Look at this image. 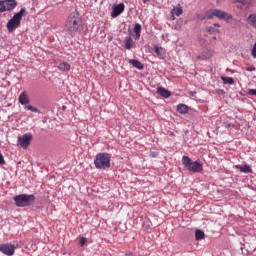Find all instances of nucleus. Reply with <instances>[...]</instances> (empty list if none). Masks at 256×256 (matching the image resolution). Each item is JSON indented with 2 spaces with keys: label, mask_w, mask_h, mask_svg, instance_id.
<instances>
[{
  "label": "nucleus",
  "mask_w": 256,
  "mask_h": 256,
  "mask_svg": "<svg viewBox=\"0 0 256 256\" xmlns=\"http://www.w3.org/2000/svg\"><path fill=\"white\" fill-rule=\"evenodd\" d=\"M65 29L70 35H75L83 29V19L79 11L71 12L66 20Z\"/></svg>",
  "instance_id": "f257e3e1"
},
{
  "label": "nucleus",
  "mask_w": 256,
  "mask_h": 256,
  "mask_svg": "<svg viewBox=\"0 0 256 256\" xmlns=\"http://www.w3.org/2000/svg\"><path fill=\"white\" fill-rule=\"evenodd\" d=\"M27 13V10L25 8H21L19 12L13 15V17L7 22L6 27L9 31V33H13L15 29L21 25V20L23 19V15Z\"/></svg>",
  "instance_id": "f03ea898"
},
{
  "label": "nucleus",
  "mask_w": 256,
  "mask_h": 256,
  "mask_svg": "<svg viewBox=\"0 0 256 256\" xmlns=\"http://www.w3.org/2000/svg\"><path fill=\"white\" fill-rule=\"evenodd\" d=\"M96 169H109L111 167V154L99 153L94 159Z\"/></svg>",
  "instance_id": "7ed1b4c3"
},
{
  "label": "nucleus",
  "mask_w": 256,
  "mask_h": 256,
  "mask_svg": "<svg viewBox=\"0 0 256 256\" xmlns=\"http://www.w3.org/2000/svg\"><path fill=\"white\" fill-rule=\"evenodd\" d=\"M16 207H31L35 203V195L33 194H20L13 198Z\"/></svg>",
  "instance_id": "20e7f679"
},
{
  "label": "nucleus",
  "mask_w": 256,
  "mask_h": 256,
  "mask_svg": "<svg viewBox=\"0 0 256 256\" xmlns=\"http://www.w3.org/2000/svg\"><path fill=\"white\" fill-rule=\"evenodd\" d=\"M182 165H184V167H186V169L192 173H200V171H203V164L199 161L193 162L189 156L182 157Z\"/></svg>",
  "instance_id": "39448f33"
},
{
  "label": "nucleus",
  "mask_w": 256,
  "mask_h": 256,
  "mask_svg": "<svg viewBox=\"0 0 256 256\" xmlns=\"http://www.w3.org/2000/svg\"><path fill=\"white\" fill-rule=\"evenodd\" d=\"M213 16L218 17V19H223L224 21H229V19H231V14L217 9L207 12L205 19H212Z\"/></svg>",
  "instance_id": "423d86ee"
},
{
  "label": "nucleus",
  "mask_w": 256,
  "mask_h": 256,
  "mask_svg": "<svg viewBox=\"0 0 256 256\" xmlns=\"http://www.w3.org/2000/svg\"><path fill=\"white\" fill-rule=\"evenodd\" d=\"M31 141H33V135H31V133H26L18 137L17 145L22 147V149H27V147L31 145Z\"/></svg>",
  "instance_id": "0eeeda50"
},
{
  "label": "nucleus",
  "mask_w": 256,
  "mask_h": 256,
  "mask_svg": "<svg viewBox=\"0 0 256 256\" xmlns=\"http://www.w3.org/2000/svg\"><path fill=\"white\" fill-rule=\"evenodd\" d=\"M17 7L16 0H0V13L5 11H13Z\"/></svg>",
  "instance_id": "6e6552de"
},
{
  "label": "nucleus",
  "mask_w": 256,
  "mask_h": 256,
  "mask_svg": "<svg viewBox=\"0 0 256 256\" xmlns=\"http://www.w3.org/2000/svg\"><path fill=\"white\" fill-rule=\"evenodd\" d=\"M0 252L3 253V255L13 256L15 255V245L11 243L0 244Z\"/></svg>",
  "instance_id": "1a4fd4ad"
},
{
  "label": "nucleus",
  "mask_w": 256,
  "mask_h": 256,
  "mask_svg": "<svg viewBox=\"0 0 256 256\" xmlns=\"http://www.w3.org/2000/svg\"><path fill=\"white\" fill-rule=\"evenodd\" d=\"M123 11H125V4L120 3L113 7L111 17H119Z\"/></svg>",
  "instance_id": "9d476101"
},
{
  "label": "nucleus",
  "mask_w": 256,
  "mask_h": 256,
  "mask_svg": "<svg viewBox=\"0 0 256 256\" xmlns=\"http://www.w3.org/2000/svg\"><path fill=\"white\" fill-rule=\"evenodd\" d=\"M18 101L21 105H29V95H27V92H22L18 97Z\"/></svg>",
  "instance_id": "9b49d317"
},
{
  "label": "nucleus",
  "mask_w": 256,
  "mask_h": 256,
  "mask_svg": "<svg viewBox=\"0 0 256 256\" xmlns=\"http://www.w3.org/2000/svg\"><path fill=\"white\" fill-rule=\"evenodd\" d=\"M158 95H161V97H164V99H169L171 97V92L163 87L157 88Z\"/></svg>",
  "instance_id": "f8f14e48"
},
{
  "label": "nucleus",
  "mask_w": 256,
  "mask_h": 256,
  "mask_svg": "<svg viewBox=\"0 0 256 256\" xmlns=\"http://www.w3.org/2000/svg\"><path fill=\"white\" fill-rule=\"evenodd\" d=\"M171 15H176V17H181V15H183V7H181V4L173 7Z\"/></svg>",
  "instance_id": "ddd939ff"
},
{
  "label": "nucleus",
  "mask_w": 256,
  "mask_h": 256,
  "mask_svg": "<svg viewBox=\"0 0 256 256\" xmlns=\"http://www.w3.org/2000/svg\"><path fill=\"white\" fill-rule=\"evenodd\" d=\"M210 57H213V51H211V50L201 52V53L197 56L198 59H202L203 61H205V60H207V59H210Z\"/></svg>",
  "instance_id": "4468645a"
},
{
  "label": "nucleus",
  "mask_w": 256,
  "mask_h": 256,
  "mask_svg": "<svg viewBox=\"0 0 256 256\" xmlns=\"http://www.w3.org/2000/svg\"><path fill=\"white\" fill-rule=\"evenodd\" d=\"M125 49L131 50L133 47H135V41H133V38L131 36H128L125 38Z\"/></svg>",
  "instance_id": "2eb2a0df"
},
{
  "label": "nucleus",
  "mask_w": 256,
  "mask_h": 256,
  "mask_svg": "<svg viewBox=\"0 0 256 256\" xmlns=\"http://www.w3.org/2000/svg\"><path fill=\"white\" fill-rule=\"evenodd\" d=\"M58 69L59 71H62V72L69 71L71 69V64L65 61L60 62V64L58 65Z\"/></svg>",
  "instance_id": "dca6fc26"
},
{
  "label": "nucleus",
  "mask_w": 256,
  "mask_h": 256,
  "mask_svg": "<svg viewBox=\"0 0 256 256\" xmlns=\"http://www.w3.org/2000/svg\"><path fill=\"white\" fill-rule=\"evenodd\" d=\"M153 51H154V53H156V55H158V57H163L167 53L165 51V48L159 47V46H154Z\"/></svg>",
  "instance_id": "f3484780"
},
{
  "label": "nucleus",
  "mask_w": 256,
  "mask_h": 256,
  "mask_svg": "<svg viewBox=\"0 0 256 256\" xmlns=\"http://www.w3.org/2000/svg\"><path fill=\"white\" fill-rule=\"evenodd\" d=\"M236 169H239L242 173H252L251 166L249 165H236Z\"/></svg>",
  "instance_id": "a211bd4d"
},
{
  "label": "nucleus",
  "mask_w": 256,
  "mask_h": 256,
  "mask_svg": "<svg viewBox=\"0 0 256 256\" xmlns=\"http://www.w3.org/2000/svg\"><path fill=\"white\" fill-rule=\"evenodd\" d=\"M130 65H133L136 69H139L140 71L143 69V63L139 60L130 59L129 60Z\"/></svg>",
  "instance_id": "6ab92c4d"
},
{
  "label": "nucleus",
  "mask_w": 256,
  "mask_h": 256,
  "mask_svg": "<svg viewBox=\"0 0 256 256\" xmlns=\"http://www.w3.org/2000/svg\"><path fill=\"white\" fill-rule=\"evenodd\" d=\"M177 111L178 113L185 115V113H189V107L185 104H178Z\"/></svg>",
  "instance_id": "aec40b11"
},
{
  "label": "nucleus",
  "mask_w": 256,
  "mask_h": 256,
  "mask_svg": "<svg viewBox=\"0 0 256 256\" xmlns=\"http://www.w3.org/2000/svg\"><path fill=\"white\" fill-rule=\"evenodd\" d=\"M141 29H142L141 24L136 23L134 25V33H135L136 41H137V39H140V37H141Z\"/></svg>",
  "instance_id": "412c9836"
},
{
  "label": "nucleus",
  "mask_w": 256,
  "mask_h": 256,
  "mask_svg": "<svg viewBox=\"0 0 256 256\" xmlns=\"http://www.w3.org/2000/svg\"><path fill=\"white\" fill-rule=\"evenodd\" d=\"M221 80L223 81L224 85H233V83H235V80L233 79V77L222 76Z\"/></svg>",
  "instance_id": "4be33fe9"
},
{
  "label": "nucleus",
  "mask_w": 256,
  "mask_h": 256,
  "mask_svg": "<svg viewBox=\"0 0 256 256\" xmlns=\"http://www.w3.org/2000/svg\"><path fill=\"white\" fill-rule=\"evenodd\" d=\"M205 238V232H203L202 230H196L195 231V239L196 241H201V239Z\"/></svg>",
  "instance_id": "5701e85b"
},
{
  "label": "nucleus",
  "mask_w": 256,
  "mask_h": 256,
  "mask_svg": "<svg viewBox=\"0 0 256 256\" xmlns=\"http://www.w3.org/2000/svg\"><path fill=\"white\" fill-rule=\"evenodd\" d=\"M25 109H27L28 111H32V113H41L39 109H37L36 107H33L32 105L25 106Z\"/></svg>",
  "instance_id": "b1692460"
},
{
  "label": "nucleus",
  "mask_w": 256,
  "mask_h": 256,
  "mask_svg": "<svg viewBox=\"0 0 256 256\" xmlns=\"http://www.w3.org/2000/svg\"><path fill=\"white\" fill-rule=\"evenodd\" d=\"M207 31H209L211 33V35H215V33H219V30L212 26L207 27Z\"/></svg>",
  "instance_id": "393cba45"
},
{
  "label": "nucleus",
  "mask_w": 256,
  "mask_h": 256,
  "mask_svg": "<svg viewBox=\"0 0 256 256\" xmlns=\"http://www.w3.org/2000/svg\"><path fill=\"white\" fill-rule=\"evenodd\" d=\"M251 55H252L253 59H256V42L253 45Z\"/></svg>",
  "instance_id": "a878e982"
},
{
  "label": "nucleus",
  "mask_w": 256,
  "mask_h": 256,
  "mask_svg": "<svg viewBox=\"0 0 256 256\" xmlns=\"http://www.w3.org/2000/svg\"><path fill=\"white\" fill-rule=\"evenodd\" d=\"M86 243H87V238L81 237V238H80L79 245H80L81 247H83Z\"/></svg>",
  "instance_id": "bb28decb"
},
{
  "label": "nucleus",
  "mask_w": 256,
  "mask_h": 256,
  "mask_svg": "<svg viewBox=\"0 0 256 256\" xmlns=\"http://www.w3.org/2000/svg\"><path fill=\"white\" fill-rule=\"evenodd\" d=\"M0 165H5V158L3 157V154L0 152Z\"/></svg>",
  "instance_id": "cd10ccee"
},
{
  "label": "nucleus",
  "mask_w": 256,
  "mask_h": 256,
  "mask_svg": "<svg viewBox=\"0 0 256 256\" xmlns=\"http://www.w3.org/2000/svg\"><path fill=\"white\" fill-rule=\"evenodd\" d=\"M248 95H254V96H256V89H250V90H248Z\"/></svg>",
  "instance_id": "c85d7f7f"
},
{
  "label": "nucleus",
  "mask_w": 256,
  "mask_h": 256,
  "mask_svg": "<svg viewBox=\"0 0 256 256\" xmlns=\"http://www.w3.org/2000/svg\"><path fill=\"white\" fill-rule=\"evenodd\" d=\"M247 71H255V66L246 67Z\"/></svg>",
  "instance_id": "c756f323"
},
{
  "label": "nucleus",
  "mask_w": 256,
  "mask_h": 256,
  "mask_svg": "<svg viewBox=\"0 0 256 256\" xmlns=\"http://www.w3.org/2000/svg\"><path fill=\"white\" fill-rule=\"evenodd\" d=\"M174 29H175L176 31H180L181 26H180V25H175V26H174Z\"/></svg>",
  "instance_id": "7c9ffc66"
},
{
  "label": "nucleus",
  "mask_w": 256,
  "mask_h": 256,
  "mask_svg": "<svg viewBox=\"0 0 256 256\" xmlns=\"http://www.w3.org/2000/svg\"><path fill=\"white\" fill-rule=\"evenodd\" d=\"M175 15L176 14H171V16H170L171 21H175Z\"/></svg>",
  "instance_id": "2f4dec72"
},
{
  "label": "nucleus",
  "mask_w": 256,
  "mask_h": 256,
  "mask_svg": "<svg viewBox=\"0 0 256 256\" xmlns=\"http://www.w3.org/2000/svg\"><path fill=\"white\" fill-rule=\"evenodd\" d=\"M151 156H152V157H157V152H152V153H151Z\"/></svg>",
  "instance_id": "473e14b6"
},
{
  "label": "nucleus",
  "mask_w": 256,
  "mask_h": 256,
  "mask_svg": "<svg viewBox=\"0 0 256 256\" xmlns=\"http://www.w3.org/2000/svg\"><path fill=\"white\" fill-rule=\"evenodd\" d=\"M147 1H151V0H143L144 3H147Z\"/></svg>",
  "instance_id": "72a5a7b5"
}]
</instances>
